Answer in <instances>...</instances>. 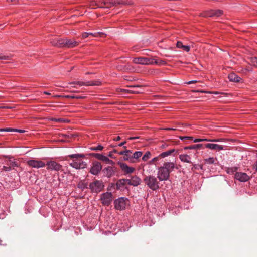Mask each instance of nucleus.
<instances>
[{
    "mask_svg": "<svg viewBox=\"0 0 257 257\" xmlns=\"http://www.w3.org/2000/svg\"><path fill=\"white\" fill-rule=\"evenodd\" d=\"M104 187V183L101 180H96L89 184V188L92 193H98L101 192Z\"/></svg>",
    "mask_w": 257,
    "mask_h": 257,
    "instance_id": "nucleus-5",
    "label": "nucleus"
},
{
    "mask_svg": "<svg viewBox=\"0 0 257 257\" xmlns=\"http://www.w3.org/2000/svg\"><path fill=\"white\" fill-rule=\"evenodd\" d=\"M65 97L72 98V99H81V98H83V97H82V96H79V95H66V96H65Z\"/></svg>",
    "mask_w": 257,
    "mask_h": 257,
    "instance_id": "nucleus-39",
    "label": "nucleus"
},
{
    "mask_svg": "<svg viewBox=\"0 0 257 257\" xmlns=\"http://www.w3.org/2000/svg\"><path fill=\"white\" fill-rule=\"evenodd\" d=\"M102 169V166L101 163L95 161L92 162L89 172L92 175L97 176L100 173Z\"/></svg>",
    "mask_w": 257,
    "mask_h": 257,
    "instance_id": "nucleus-7",
    "label": "nucleus"
},
{
    "mask_svg": "<svg viewBox=\"0 0 257 257\" xmlns=\"http://www.w3.org/2000/svg\"><path fill=\"white\" fill-rule=\"evenodd\" d=\"M142 155V153L141 151H136L134 152L132 156V159H138Z\"/></svg>",
    "mask_w": 257,
    "mask_h": 257,
    "instance_id": "nucleus-32",
    "label": "nucleus"
},
{
    "mask_svg": "<svg viewBox=\"0 0 257 257\" xmlns=\"http://www.w3.org/2000/svg\"><path fill=\"white\" fill-rule=\"evenodd\" d=\"M50 120L54 121L56 122H60V123L68 122V120H67L66 119H62V118H51L49 117V121H50Z\"/></svg>",
    "mask_w": 257,
    "mask_h": 257,
    "instance_id": "nucleus-31",
    "label": "nucleus"
},
{
    "mask_svg": "<svg viewBox=\"0 0 257 257\" xmlns=\"http://www.w3.org/2000/svg\"><path fill=\"white\" fill-rule=\"evenodd\" d=\"M132 152L124 153V155L123 156V160L124 161H128L132 159Z\"/></svg>",
    "mask_w": 257,
    "mask_h": 257,
    "instance_id": "nucleus-35",
    "label": "nucleus"
},
{
    "mask_svg": "<svg viewBox=\"0 0 257 257\" xmlns=\"http://www.w3.org/2000/svg\"><path fill=\"white\" fill-rule=\"evenodd\" d=\"M39 212L44 217H46L48 215L47 208L45 206H42L40 208Z\"/></svg>",
    "mask_w": 257,
    "mask_h": 257,
    "instance_id": "nucleus-29",
    "label": "nucleus"
},
{
    "mask_svg": "<svg viewBox=\"0 0 257 257\" xmlns=\"http://www.w3.org/2000/svg\"><path fill=\"white\" fill-rule=\"evenodd\" d=\"M49 169L58 171L61 170L62 166L55 161H49Z\"/></svg>",
    "mask_w": 257,
    "mask_h": 257,
    "instance_id": "nucleus-20",
    "label": "nucleus"
},
{
    "mask_svg": "<svg viewBox=\"0 0 257 257\" xmlns=\"http://www.w3.org/2000/svg\"><path fill=\"white\" fill-rule=\"evenodd\" d=\"M179 157L183 162L192 163L191 157L187 154H180Z\"/></svg>",
    "mask_w": 257,
    "mask_h": 257,
    "instance_id": "nucleus-24",
    "label": "nucleus"
},
{
    "mask_svg": "<svg viewBox=\"0 0 257 257\" xmlns=\"http://www.w3.org/2000/svg\"><path fill=\"white\" fill-rule=\"evenodd\" d=\"M121 139V138L119 136H117L116 138H114V140L115 141H119Z\"/></svg>",
    "mask_w": 257,
    "mask_h": 257,
    "instance_id": "nucleus-60",
    "label": "nucleus"
},
{
    "mask_svg": "<svg viewBox=\"0 0 257 257\" xmlns=\"http://www.w3.org/2000/svg\"><path fill=\"white\" fill-rule=\"evenodd\" d=\"M157 175L160 181H166L169 179L170 173L161 166L158 169Z\"/></svg>",
    "mask_w": 257,
    "mask_h": 257,
    "instance_id": "nucleus-6",
    "label": "nucleus"
},
{
    "mask_svg": "<svg viewBox=\"0 0 257 257\" xmlns=\"http://www.w3.org/2000/svg\"><path fill=\"white\" fill-rule=\"evenodd\" d=\"M253 168L255 169V170L257 171V161L255 162V163L253 165Z\"/></svg>",
    "mask_w": 257,
    "mask_h": 257,
    "instance_id": "nucleus-63",
    "label": "nucleus"
},
{
    "mask_svg": "<svg viewBox=\"0 0 257 257\" xmlns=\"http://www.w3.org/2000/svg\"><path fill=\"white\" fill-rule=\"evenodd\" d=\"M216 158H214L213 157H209L208 158H206L204 159L205 163L208 164H213L215 163V160H216Z\"/></svg>",
    "mask_w": 257,
    "mask_h": 257,
    "instance_id": "nucleus-30",
    "label": "nucleus"
},
{
    "mask_svg": "<svg viewBox=\"0 0 257 257\" xmlns=\"http://www.w3.org/2000/svg\"><path fill=\"white\" fill-rule=\"evenodd\" d=\"M103 148L104 147L102 145H99L97 146L91 147L90 149L93 151H101Z\"/></svg>",
    "mask_w": 257,
    "mask_h": 257,
    "instance_id": "nucleus-34",
    "label": "nucleus"
},
{
    "mask_svg": "<svg viewBox=\"0 0 257 257\" xmlns=\"http://www.w3.org/2000/svg\"><path fill=\"white\" fill-rule=\"evenodd\" d=\"M120 4H122V5H131L132 4V3L129 2H124V1H109V6H108V7H109V8L112 7V6H117L118 5H120Z\"/></svg>",
    "mask_w": 257,
    "mask_h": 257,
    "instance_id": "nucleus-22",
    "label": "nucleus"
},
{
    "mask_svg": "<svg viewBox=\"0 0 257 257\" xmlns=\"http://www.w3.org/2000/svg\"><path fill=\"white\" fill-rule=\"evenodd\" d=\"M128 90L129 89L117 88V92H127V90Z\"/></svg>",
    "mask_w": 257,
    "mask_h": 257,
    "instance_id": "nucleus-49",
    "label": "nucleus"
},
{
    "mask_svg": "<svg viewBox=\"0 0 257 257\" xmlns=\"http://www.w3.org/2000/svg\"><path fill=\"white\" fill-rule=\"evenodd\" d=\"M116 170L117 168L115 167L108 166L102 170V173L105 177L110 178L115 175Z\"/></svg>",
    "mask_w": 257,
    "mask_h": 257,
    "instance_id": "nucleus-10",
    "label": "nucleus"
},
{
    "mask_svg": "<svg viewBox=\"0 0 257 257\" xmlns=\"http://www.w3.org/2000/svg\"><path fill=\"white\" fill-rule=\"evenodd\" d=\"M228 78L230 81L233 82H239L241 79L240 77L233 73L229 74Z\"/></svg>",
    "mask_w": 257,
    "mask_h": 257,
    "instance_id": "nucleus-23",
    "label": "nucleus"
},
{
    "mask_svg": "<svg viewBox=\"0 0 257 257\" xmlns=\"http://www.w3.org/2000/svg\"><path fill=\"white\" fill-rule=\"evenodd\" d=\"M3 170L5 171H10L12 170V168L10 165L9 166H4Z\"/></svg>",
    "mask_w": 257,
    "mask_h": 257,
    "instance_id": "nucleus-46",
    "label": "nucleus"
},
{
    "mask_svg": "<svg viewBox=\"0 0 257 257\" xmlns=\"http://www.w3.org/2000/svg\"><path fill=\"white\" fill-rule=\"evenodd\" d=\"M210 142H217L219 141V140L218 139H210Z\"/></svg>",
    "mask_w": 257,
    "mask_h": 257,
    "instance_id": "nucleus-61",
    "label": "nucleus"
},
{
    "mask_svg": "<svg viewBox=\"0 0 257 257\" xmlns=\"http://www.w3.org/2000/svg\"><path fill=\"white\" fill-rule=\"evenodd\" d=\"M28 165L34 167V168H41L45 166V164L41 161H38L35 160H30L27 162Z\"/></svg>",
    "mask_w": 257,
    "mask_h": 257,
    "instance_id": "nucleus-15",
    "label": "nucleus"
},
{
    "mask_svg": "<svg viewBox=\"0 0 257 257\" xmlns=\"http://www.w3.org/2000/svg\"><path fill=\"white\" fill-rule=\"evenodd\" d=\"M201 142V139H195L193 140V142L197 143V142Z\"/></svg>",
    "mask_w": 257,
    "mask_h": 257,
    "instance_id": "nucleus-56",
    "label": "nucleus"
},
{
    "mask_svg": "<svg viewBox=\"0 0 257 257\" xmlns=\"http://www.w3.org/2000/svg\"><path fill=\"white\" fill-rule=\"evenodd\" d=\"M57 178H58V179L56 181V183L55 184V185H54V186H55V187H56V186H58V185H59V184L60 181H59V180L58 179V177H57Z\"/></svg>",
    "mask_w": 257,
    "mask_h": 257,
    "instance_id": "nucleus-58",
    "label": "nucleus"
},
{
    "mask_svg": "<svg viewBox=\"0 0 257 257\" xmlns=\"http://www.w3.org/2000/svg\"><path fill=\"white\" fill-rule=\"evenodd\" d=\"M100 199L103 205L108 206L112 201V194L111 192H105L101 195Z\"/></svg>",
    "mask_w": 257,
    "mask_h": 257,
    "instance_id": "nucleus-9",
    "label": "nucleus"
},
{
    "mask_svg": "<svg viewBox=\"0 0 257 257\" xmlns=\"http://www.w3.org/2000/svg\"><path fill=\"white\" fill-rule=\"evenodd\" d=\"M10 57L8 56H1L0 55V60H9Z\"/></svg>",
    "mask_w": 257,
    "mask_h": 257,
    "instance_id": "nucleus-50",
    "label": "nucleus"
},
{
    "mask_svg": "<svg viewBox=\"0 0 257 257\" xmlns=\"http://www.w3.org/2000/svg\"><path fill=\"white\" fill-rule=\"evenodd\" d=\"M205 147L206 148H209L211 150H217L219 151L223 150V146L216 144H206L205 145Z\"/></svg>",
    "mask_w": 257,
    "mask_h": 257,
    "instance_id": "nucleus-19",
    "label": "nucleus"
},
{
    "mask_svg": "<svg viewBox=\"0 0 257 257\" xmlns=\"http://www.w3.org/2000/svg\"><path fill=\"white\" fill-rule=\"evenodd\" d=\"M203 146V145L202 144H194L192 145L189 146H186L184 148V150H188V149H194V150H198L201 148Z\"/></svg>",
    "mask_w": 257,
    "mask_h": 257,
    "instance_id": "nucleus-27",
    "label": "nucleus"
},
{
    "mask_svg": "<svg viewBox=\"0 0 257 257\" xmlns=\"http://www.w3.org/2000/svg\"><path fill=\"white\" fill-rule=\"evenodd\" d=\"M70 84H77L79 86H99L101 84L100 81L97 80L95 81H86L83 82L81 81H74Z\"/></svg>",
    "mask_w": 257,
    "mask_h": 257,
    "instance_id": "nucleus-13",
    "label": "nucleus"
},
{
    "mask_svg": "<svg viewBox=\"0 0 257 257\" xmlns=\"http://www.w3.org/2000/svg\"><path fill=\"white\" fill-rule=\"evenodd\" d=\"M155 61L157 62V63H154V64L159 65H164L166 64V62L164 60H158L155 59Z\"/></svg>",
    "mask_w": 257,
    "mask_h": 257,
    "instance_id": "nucleus-40",
    "label": "nucleus"
},
{
    "mask_svg": "<svg viewBox=\"0 0 257 257\" xmlns=\"http://www.w3.org/2000/svg\"><path fill=\"white\" fill-rule=\"evenodd\" d=\"M10 166L12 167H18V163H17L16 162H14V161H10Z\"/></svg>",
    "mask_w": 257,
    "mask_h": 257,
    "instance_id": "nucleus-47",
    "label": "nucleus"
},
{
    "mask_svg": "<svg viewBox=\"0 0 257 257\" xmlns=\"http://www.w3.org/2000/svg\"><path fill=\"white\" fill-rule=\"evenodd\" d=\"M197 169H198L197 165L196 164H192V167L191 168V170H193Z\"/></svg>",
    "mask_w": 257,
    "mask_h": 257,
    "instance_id": "nucleus-53",
    "label": "nucleus"
},
{
    "mask_svg": "<svg viewBox=\"0 0 257 257\" xmlns=\"http://www.w3.org/2000/svg\"><path fill=\"white\" fill-rule=\"evenodd\" d=\"M89 36V34H88V32H84L82 34V37L83 38V39H85V38H86L87 37H88Z\"/></svg>",
    "mask_w": 257,
    "mask_h": 257,
    "instance_id": "nucleus-51",
    "label": "nucleus"
},
{
    "mask_svg": "<svg viewBox=\"0 0 257 257\" xmlns=\"http://www.w3.org/2000/svg\"><path fill=\"white\" fill-rule=\"evenodd\" d=\"M214 11L213 10H211L207 12H206L204 14H202V16L204 17H213L214 16Z\"/></svg>",
    "mask_w": 257,
    "mask_h": 257,
    "instance_id": "nucleus-33",
    "label": "nucleus"
},
{
    "mask_svg": "<svg viewBox=\"0 0 257 257\" xmlns=\"http://www.w3.org/2000/svg\"><path fill=\"white\" fill-rule=\"evenodd\" d=\"M238 169V168L236 167H232L230 168H228L227 170V172L229 174L233 173L236 172Z\"/></svg>",
    "mask_w": 257,
    "mask_h": 257,
    "instance_id": "nucleus-36",
    "label": "nucleus"
},
{
    "mask_svg": "<svg viewBox=\"0 0 257 257\" xmlns=\"http://www.w3.org/2000/svg\"><path fill=\"white\" fill-rule=\"evenodd\" d=\"M19 132V133H24L25 132V131L21 129H15V128H0V132Z\"/></svg>",
    "mask_w": 257,
    "mask_h": 257,
    "instance_id": "nucleus-26",
    "label": "nucleus"
},
{
    "mask_svg": "<svg viewBox=\"0 0 257 257\" xmlns=\"http://www.w3.org/2000/svg\"><path fill=\"white\" fill-rule=\"evenodd\" d=\"M180 139L181 140H183L184 139H193V137H188V136H185V137H180Z\"/></svg>",
    "mask_w": 257,
    "mask_h": 257,
    "instance_id": "nucleus-54",
    "label": "nucleus"
},
{
    "mask_svg": "<svg viewBox=\"0 0 257 257\" xmlns=\"http://www.w3.org/2000/svg\"><path fill=\"white\" fill-rule=\"evenodd\" d=\"M132 153V151H131L130 150H125L124 151L118 152V154L119 155H123L124 156V153Z\"/></svg>",
    "mask_w": 257,
    "mask_h": 257,
    "instance_id": "nucleus-45",
    "label": "nucleus"
},
{
    "mask_svg": "<svg viewBox=\"0 0 257 257\" xmlns=\"http://www.w3.org/2000/svg\"><path fill=\"white\" fill-rule=\"evenodd\" d=\"M89 36L91 35L94 37H97L98 35L103 34V33L101 32H96V33H88Z\"/></svg>",
    "mask_w": 257,
    "mask_h": 257,
    "instance_id": "nucleus-43",
    "label": "nucleus"
},
{
    "mask_svg": "<svg viewBox=\"0 0 257 257\" xmlns=\"http://www.w3.org/2000/svg\"><path fill=\"white\" fill-rule=\"evenodd\" d=\"M68 157L75 159L70 163V166L76 169H80L85 168L87 166V164L85 162L79 160L80 158H84L85 155L83 154H75L69 155Z\"/></svg>",
    "mask_w": 257,
    "mask_h": 257,
    "instance_id": "nucleus-1",
    "label": "nucleus"
},
{
    "mask_svg": "<svg viewBox=\"0 0 257 257\" xmlns=\"http://www.w3.org/2000/svg\"><path fill=\"white\" fill-rule=\"evenodd\" d=\"M168 146V144L164 143L161 144V145L160 146V148H162V149H164V148H165L166 147H167Z\"/></svg>",
    "mask_w": 257,
    "mask_h": 257,
    "instance_id": "nucleus-52",
    "label": "nucleus"
},
{
    "mask_svg": "<svg viewBox=\"0 0 257 257\" xmlns=\"http://www.w3.org/2000/svg\"><path fill=\"white\" fill-rule=\"evenodd\" d=\"M127 201V199L124 197H120L116 199L114 202L115 208L119 210H124Z\"/></svg>",
    "mask_w": 257,
    "mask_h": 257,
    "instance_id": "nucleus-8",
    "label": "nucleus"
},
{
    "mask_svg": "<svg viewBox=\"0 0 257 257\" xmlns=\"http://www.w3.org/2000/svg\"><path fill=\"white\" fill-rule=\"evenodd\" d=\"M102 4H103V5H108L109 6V1H103L102 2Z\"/></svg>",
    "mask_w": 257,
    "mask_h": 257,
    "instance_id": "nucleus-62",
    "label": "nucleus"
},
{
    "mask_svg": "<svg viewBox=\"0 0 257 257\" xmlns=\"http://www.w3.org/2000/svg\"><path fill=\"white\" fill-rule=\"evenodd\" d=\"M196 82H197V81H196V80H191V81H189L187 82V83L188 84H191L194 83Z\"/></svg>",
    "mask_w": 257,
    "mask_h": 257,
    "instance_id": "nucleus-57",
    "label": "nucleus"
},
{
    "mask_svg": "<svg viewBox=\"0 0 257 257\" xmlns=\"http://www.w3.org/2000/svg\"><path fill=\"white\" fill-rule=\"evenodd\" d=\"M91 155L95 157V158L102 161H103L109 165H113L114 164V162L113 161L110 160V159H109L108 157H107L106 156H104L103 154L93 153L91 154Z\"/></svg>",
    "mask_w": 257,
    "mask_h": 257,
    "instance_id": "nucleus-11",
    "label": "nucleus"
},
{
    "mask_svg": "<svg viewBox=\"0 0 257 257\" xmlns=\"http://www.w3.org/2000/svg\"><path fill=\"white\" fill-rule=\"evenodd\" d=\"M157 179V177L150 175L145 176L143 181L149 188L153 191H156L160 188V181Z\"/></svg>",
    "mask_w": 257,
    "mask_h": 257,
    "instance_id": "nucleus-2",
    "label": "nucleus"
},
{
    "mask_svg": "<svg viewBox=\"0 0 257 257\" xmlns=\"http://www.w3.org/2000/svg\"><path fill=\"white\" fill-rule=\"evenodd\" d=\"M234 178L240 182H246L249 179V176L245 173L236 172Z\"/></svg>",
    "mask_w": 257,
    "mask_h": 257,
    "instance_id": "nucleus-14",
    "label": "nucleus"
},
{
    "mask_svg": "<svg viewBox=\"0 0 257 257\" xmlns=\"http://www.w3.org/2000/svg\"><path fill=\"white\" fill-rule=\"evenodd\" d=\"M214 16L218 17L222 14V11L220 10H213Z\"/></svg>",
    "mask_w": 257,
    "mask_h": 257,
    "instance_id": "nucleus-41",
    "label": "nucleus"
},
{
    "mask_svg": "<svg viewBox=\"0 0 257 257\" xmlns=\"http://www.w3.org/2000/svg\"><path fill=\"white\" fill-rule=\"evenodd\" d=\"M128 87H130L131 89L127 90V93H132V94H138L141 92V90H138V88H141V86L140 85H132L128 86Z\"/></svg>",
    "mask_w": 257,
    "mask_h": 257,
    "instance_id": "nucleus-21",
    "label": "nucleus"
},
{
    "mask_svg": "<svg viewBox=\"0 0 257 257\" xmlns=\"http://www.w3.org/2000/svg\"><path fill=\"white\" fill-rule=\"evenodd\" d=\"M52 102L51 101H49V107H54V105L52 104Z\"/></svg>",
    "mask_w": 257,
    "mask_h": 257,
    "instance_id": "nucleus-64",
    "label": "nucleus"
},
{
    "mask_svg": "<svg viewBox=\"0 0 257 257\" xmlns=\"http://www.w3.org/2000/svg\"><path fill=\"white\" fill-rule=\"evenodd\" d=\"M250 62L252 65L257 67V58L256 57H251L250 58Z\"/></svg>",
    "mask_w": 257,
    "mask_h": 257,
    "instance_id": "nucleus-38",
    "label": "nucleus"
},
{
    "mask_svg": "<svg viewBox=\"0 0 257 257\" xmlns=\"http://www.w3.org/2000/svg\"><path fill=\"white\" fill-rule=\"evenodd\" d=\"M176 46L177 48H182L184 51L188 52L190 50V46L188 45H184L181 42L178 41L176 43Z\"/></svg>",
    "mask_w": 257,
    "mask_h": 257,
    "instance_id": "nucleus-28",
    "label": "nucleus"
},
{
    "mask_svg": "<svg viewBox=\"0 0 257 257\" xmlns=\"http://www.w3.org/2000/svg\"><path fill=\"white\" fill-rule=\"evenodd\" d=\"M151 156V153L149 151H147L145 153L144 156L142 157V160L144 161H147L149 158H150Z\"/></svg>",
    "mask_w": 257,
    "mask_h": 257,
    "instance_id": "nucleus-37",
    "label": "nucleus"
},
{
    "mask_svg": "<svg viewBox=\"0 0 257 257\" xmlns=\"http://www.w3.org/2000/svg\"><path fill=\"white\" fill-rule=\"evenodd\" d=\"M162 167L170 174L175 168L176 165L173 162H166L163 163Z\"/></svg>",
    "mask_w": 257,
    "mask_h": 257,
    "instance_id": "nucleus-16",
    "label": "nucleus"
},
{
    "mask_svg": "<svg viewBox=\"0 0 257 257\" xmlns=\"http://www.w3.org/2000/svg\"><path fill=\"white\" fill-rule=\"evenodd\" d=\"M120 168L123 172L126 174H131L133 173L135 169L133 167H129L126 164L121 162H118Z\"/></svg>",
    "mask_w": 257,
    "mask_h": 257,
    "instance_id": "nucleus-17",
    "label": "nucleus"
},
{
    "mask_svg": "<svg viewBox=\"0 0 257 257\" xmlns=\"http://www.w3.org/2000/svg\"><path fill=\"white\" fill-rule=\"evenodd\" d=\"M176 152V150L174 149H170L169 150H168L167 151L161 153L159 155V157L160 159L164 158L165 157H166L169 155H171L172 153Z\"/></svg>",
    "mask_w": 257,
    "mask_h": 257,
    "instance_id": "nucleus-25",
    "label": "nucleus"
},
{
    "mask_svg": "<svg viewBox=\"0 0 257 257\" xmlns=\"http://www.w3.org/2000/svg\"><path fill=\"white\" fill-rule=\"evenodd\" d=\"M160 158L159 157V156L158 155V156L156 157H154L153 159H152L150 161V164H153L154 162H158L160 161Z\"/></svg>",
    "mask_w": 257,
    "mask_h": 257,
    "instance_id": "nucleus-42",
    "label": "nucleus"
},
{
    "mask_svg": "<svg viewBox=\"0 0 257 257\" xmlns=\"http://www.w3.org/2000/svg\"><path fill=\"white\" fill-rule=\"evenodd\" d=\"M98 4L95 1H92L90 2V6L92 7L93 9H95L94 6H96L98 8Z\"/></svg>",
    "mask_w": 257,
    "mask_h": 257,
    "instance_id": "nucleus-48",
    "label": "nucleus"
},
{
    "mask_svg": "<svg viewBox=\"0 0 257 257\" xmlns=\"http://www.w3.org/2000/svg\"><path fill=\"white\" fill-rule=\"evenodd\" d=\"M139 137H130L128 138V140H134V139H138Z\"/></svg>",
    "mask_w": 257,
    "mask_h": 257,
    "instance_id": "nucleus-55",
    "label": "nucleus"
},
{
    "mask_svg": "<svg viewBox=\"0 0 257 257\" xmlns=\"http://www.w3.org/2000/svg\"><path fill=\"white\" fill-rule=\"evenodd\" d=\"M140 178L136 176L132 177L131 179H127V184L133 186H137L140 184Z\"/></svg>",
    "mask_w": 257,
    "mask_h": 257,
    "instance_id": "nucleus-18",
    "label": "nucleus"
},
{
    "mask_svg": "<svg viewBox=\"0 0 257 257\" xmlns=\"http://www.w3.org/2000/svg\"><path fill=\"white\" fill-rule=\"evenodd\" d=\"M126 141H124V142H121V143H120V144H119L118 145V146H119V147L123 146H124V145L126 144Z\"/></svg>",
    "mask_w": 257,
    "mask_h": 257,
    "instance_id": "nucleus-59",
    "label": "nucleus"
},
{
    "mask_svg": "<svg viewBox=\"0 0 257 257\" xmlns=\"http://www.w3.org/2000/svg\"><path fill=\"white\" fill-rule=\"evenodd\" d=\"M79 44V42L69 39H61L58 41L59 45L60 47H66L68 48H73L77 46ZM53 45H57V44L53 43Z\"/></svg>",
    "mask_w": 257,
    "mask_h": 257,
    "instance_id": "nucleus-4",
    "label": "nucleus"
},
{
    "mask_svg": "<svg viewBox=\"0 0 257 257\" xmlns=\"http://www.w3.org/2000/svg\"><path fill=\"white\" fill-rule=\"evenodd\" d=\"M127 184V179H121L118 180L116 184L112 183L108 188V190H110L111 188H115L116 186V189L118 190H122L124 188L125 185Z\"/></svg>",
    "mask_w": 257,
    "mask_h": 257,
    "instance_id": "nucleus-12",
    "label": "nucleus"
},
{
    "mask_svg": "<svg viewBox=\"0 0 257 257\" xmlns=\"http://www.w3.org/2000/svg\"><path fill=\"white\" fill-rule=\"evenodd\" d=\"M87 186V184L86 183H79L78 184L79 188H81L82 189L86 188Z\"/></svg>",
    "mask_w": 257,
    "mask_h": 257,
    "instance_id": "nucleus-44",
    "label": "nucleus"
},
{
    "mask_svg": "<svg viewBox=\"0 0 257 257\" xmlns=\"http://www.w3.org/2000/svg\"><path fill=\"white\" fill-rule=\"evenodd\" d=\"M133 63L137 64L149 65H154V63H157V62L155 61V59L153 57H136L133 60Z\"/></svg>",
    "mask_w": 257,
    "mask_h": 257,
    "instance_id": "nucleus-3",
    "label": "nucleus"
}]
</instances>
